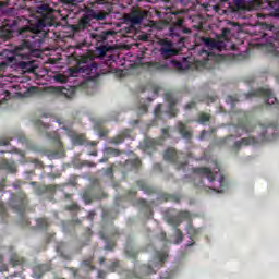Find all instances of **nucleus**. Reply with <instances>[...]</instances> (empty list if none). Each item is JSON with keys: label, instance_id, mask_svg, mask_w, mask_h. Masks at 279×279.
<instances>
[{"label": "nucleus", "instance_id": "nucleus-4", "mask_svg": "<svg viewBox=\"0 0 279 279\" xmlns=\"http://www.w3.org/2000/svg\"><path fill=\"white\" fill-rule=\"evenodd\" d=\"M93 69H95L94 65L92 66H85V68H70L68 70V74L70 75V77H80V75H82V73H86V75H90V71H93Z\"/></svg>", "mask_w": 279, "mask_h": 279}, {"label": "nucleus", "instance_id": "nucleus-5", "mask_svg": "<svg viewBox=\"0 0 279 279\" xmlns=\"http://www.w3.org/2000/svg\"><path fill=\"white\" fill-rule=\"evenodd\" d=\"M49 5L47 4H41L37 7L38 14H41L43 16H47V14H49Z\"/></svg>", "mask_w": 279, "mask_h": 279}, {"label": "nucleus", "instance_id": "nucleus-15", "mask_svg": "<svg viewBox=\"0 0 279 279\" xmlns=\"http://www.w3.org/2000/svg\"><path fill=\"white\" fill-rule=\"evenodd\" d=\"M110 34H114V32H112V31H107V32H106V35H107V36L110 35Z\"/></svg>", "mask_w": 279, "mask_h": 279}, {"label": "nucleus", "instance_id": "nucleus-12", "mask_svg": "<svg viewBox=\"0 0 279 279\" xmlns=\"http://www.w3.org/2000/svg\"><path fill=\"white\" fill-rule=\"evenodd\" d=\"M54 80H57V82H64V76L57 75L54 76Z\"/></svg>", "mask_w": 279, "mask_h": 279}, {"label": "nucleus", "instance_id": "nucleus-17", "mask_svg": "<svg viewBox=\"0 0 279 279\" xmlns=\"http://www.w3.org/2000/svg\"><path fill=\"white\" fill-rule=\"evenodd\" d=\"M73 2H77V1H81V0H72Z\"/></svg>", "mask_w": 279, "mask_h": 279}, {"label": "nucleus", "instance_id": "nucleus-13", "mask_svg": "<svg viewBox=\"0 0 279 279\" xmlns=\"http://www.w3.org/2000/svg\"><path fill=\"white\" fill-rule=\"evenodd\" d=\"M28 65H29V63H27V62H20V66L22 69H27Z\"/></svg>", "mask_w": 279, "mask_h": 279}, {"label": "nucleus", "instance_id": "nucleus-16", "mask_svg": "<svg viewBox=\"0 0 279 279\" xmlns=\"http://www.w3.org/2000/svg\"><path fill=\"white\" fill-rule=\"evenodd\" d=\"M104 0H95V3H101Z\"/></svg>", "mask_w": 279, "mask_h": 279}, {"label": "nucleus", "instance_id": "nucleus-8", "mask_svg": "<svg viewBox=\"0 0 279 279\" xmlns=\"http://www.w3.org/2000/svg\"><path fill=\"white\" fill-rule=\"evenodd\" d=\"M93 19H96L97 21H104L106 19V13L104 12L94 13Z\"/></svg>", "mask_w": 279, "mask_h": 279}, {"label": "nucleus", "instance_id": "nucleus-2", "mask_svg": "<svg viewBox=\"0 0 279 279\" xmlns=\"http://www.w3.org/2000/svg\"><path fill=\"white\" fill-rule=\"evenodd\" d=\"M159 53L161 58H163V60H169V58L178 56V49L173 47V44L171 41H162Z\"/></svg>", "mask_w": 279, "mask_h": 279}, {"label": "nucleus", "instance_id": "nucleus-11", "mask_svg": "<svg viewBox=\"0 0 279 279\" xmlns=\"http://www.w3.org/2000/svg\"><path fill=\"white\" fill-rule=\"evenodd\" d=\"M201 56H203V58H208V56H210V53H208V50H202Z\"/></svg>", "mask_w": 279, "mask_h": 279}, {"label": "nucleus", "instance_id": "nucleus-9", "mask_svg": "<svg viewBox=\"0 0 279 279\" xmlns=\"http://www.w3.org/2000/svg\"><path fill=\"white\" fill-rule=\"evenodd\" d=\"M240 143L241 145H252L254 142L250 138H244Z\"/></svg>", "mask_w": 279, "mask_h": 279}, {"label": "nucleus", "instance_id": "nucleus-3", "mask_svg": "<svg viewBox=\"0 0 279 279\" xmlns=\"http://www.w3.org/2000/svg\"><path fill=\"white\" fill-rule=\"evenodd\" d=\"M47 24L45 23V20H38L36 24H32L31 27H23L20 29V34L23 35L25 32H32L33 34H38L43 32V27H46Z\"/></svg>", "mask_w": 279, "mask_h": 279}, {"label": "nucleus", "instance_id": "nucleus-1", "mask_svg": "<svg viewBox=\"0 0 279 279\" xmlns=\"http://www.w3.org/2000/svg\"><path fill=\"white\" fill-rule=\"evenodd\" d=\"M229 32L230 29L225 28L222 37H220L218 40L203 37L202 43L205 46V49H208V51H223V49H226V41H223V39L228 40L226 34H228Z\"/></svg>", "mask_w": 279, "mask_h": 279}, {"label": "nucleus", "instance_id": "nucleus-14", "mask_svg": "<svg viewBox=\"0 0 279 279\" xmlns=\"http://www.w3.org/2000/svg\"><path fill=\"white\" fill-rule=\"evenodd\" d=\"M172 64H174V66H180V63L179 62H177V61H172Z\"/></svg>", "mask_w": 279, "mask_h": 279}, {"label": "nucleus", "instance_id": "nucleus-6", "mask_svg": "<svg viewBox=\"0 0 279 279\" xmlns=\"http://www.w3.org/2000/svg\"><path fill=\"white\" fill-rule=\"evenodd\" d=\"M276 96H274L271 93H267V98H266V104H268V106H274V104H276Z\"/></svg>", "mask_w": 279, "mask_h": 279}, {"label": "nucleus", "instance_id": "nucleus-7", "mask_svg": "<svg viewBox=\"0 0 279 279\" xmlns=\"http://www.w3.org/2000/svg\"><path fill=\"white\" fill-rule=\"evenodd\" d=\"M130 21H131V23H133V25H138V23H141L143 21V16L132 15Z\"/></svg>", "mask_w": 279, "mask_h": 279}, {"label": "nucleus", "instance_id": "nucleus-10", "mask_svg": "<svg viewBox=\"0 0 279 279\" xmlns=\"http://www.w3.org/2000/svg\"><path fill=\"white\" fill-rule=\"evenodd\" d=\"M208 119H209L208 114H202V116H201V122H202V123L208 121Z\"/></svg>", "mask_w": 279, "mask_h": 279}]
</instances>
